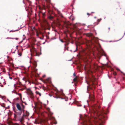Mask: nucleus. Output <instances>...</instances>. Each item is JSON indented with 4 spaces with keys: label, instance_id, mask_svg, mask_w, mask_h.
Returning a JSON list of instances; mask_svg holds the SVG:
<instances>
[{
    "label": "nucleus",
    "instance_id": "nucleus-27",
    "mask_svg": "<svg viewBox=\"0 0 125 125\" xmlns=\"http://www.w3.org/2000/svg\"><path fill=\"white\" fill-rule=\"evenodd\" d=\"M35 30V28L34 27H33V28H32V31H33L34 30Z\"/></svg>",
    "mask_w": 125,
    "mask_h": 125
},
{
    "label": "nucleus",
    "instance_id": "nucleus-9",
    "mask_svg": "<svg viewBox=\"0 0 125 125\" xmlns=\"http://www.w3.org/2000/svg\"><path fill=\"white\" fill-rule=\"evenodd\" d=\"M77 78L78 77L77 76H76L73 79L74 82H77Z\"/></svg>",
    "mask_w": 125,
    "mask_h": 125
},
{
    "label": "nucleus",
    "instance_id": "nucleus-41",
    "mask_svg": "<svg viewBox=\"0 0 125 125\" xmlns=\"http://www.w3.org/2000/svg\"><path fill=\"white\" fill-rule=\"evenodd\" d=\"M49 36H48V37H47V38H48H48H49Z\"/></svg>",
    "mask_w": 125,
    "mask_h": 125
},
{
    "label": "nucleus",
    "instance_id": "nucleus-39",
    "mask_svg": "<svg viewBox=\"0 0 125 125\" xmlns=\"http://www.w3.org/2000/svg\"><path fill=\"white\" fill-rule=\"evenodd\" d=\"M77 50V47H76V50Z\"/></svg>",
    "mask_w": 125,
    "mask_h": 125
},
{
    "label": "nucleus",
    "instance_id": "nucleus-21",
    "mask_svg": "<svg viewBox=\"0 0 125 125\" xmlns=\"http://www.w3.org/2000/svg\"><path fill=\"white\" fill-rule=\"evenodd\" d=\"M36 36H38L39 35V34L38 33V32L37 31L36 32Z\"/></svg>",
    "mask_w": 125,
    "mask_h": 125
},
{
    "label": "nucleus",
    "instance_id": "nucleus-37",
    "mask_svg": "<svg viewBox=\"0 0 125 125\" xmlns=\"http://www.w3.org/2000/svg\"><path fill=\"white\" fill-rule=\"evenodd\" d=\"M45 15V14L44 13H43V16H44V15Z\"/></svg>",
    "mask_w": 125,
    "mask_h": 125
},
{
    "label": "nucleus",
    "instance_id": "nucleus-49",
    "mask_svg": "<svg viewBox=\"0 0 125 125\" xmlns=\"http://www.w3.org/2000/svg\"><path fill=\"white\" fill-rule=\"evenodd\" d=\"M25 104H26V103H25Z\"/></svg>",
    "mask_w": 125,
    "mask_h": 125
},
{
    "label": "nucleus",
    "instance_id": "nucleus-32",
    "mask_svg": "<svg viewBox=\"0 0 125 125\" xmlns=\"http://www.w3.org/2000/svg\"><path fill=\"white\" fill-rule=\"evenodd\" d=\"M18 38H15V39L16 40H18Z\"/></svg>",
    "mask_w": 125,
    "mask_h": 125
},
{
    "label": "nucleus",
    "instance_id": "nucleus-30",
    "mask_svg": "<svg viewBox=\"0 0 125 125\" xmlns=\"http://www.w3.org/2000/svg\"><path fill=\"white\" fill-rule=\"evenodd\" d=\"M3 72L4 73L5 72V69H3Z\"/></svg>",
    "mask_w": 125,
    "mask_h": 125
},
{
    "label": "nucleus",
    "instance_id": "nucleus-12",
    "mask_svg": "<svg viewBox=\"0 0 125 125\" xmlns=\"http://www.w3.org/2000/svg\"><path fill=\"white\" fill-rule=\"evenodd\" d=\"M13 109L14 112H15V113H16L17 115V113H18V112H16V108L15 107H13Z\"/></svg>",
    "mask_w": 125,
    "mask_h": 125
},
{
    "label": "nucleus",
    "instance_id": "nucleus-7",
    "mask_svg": "<svg viewBox=\"0 0 125 125\" xmlns=\"http://www.w3.org/2000/svg\"><path fill=\"white\" fill-rule=\"evenodd\" d=\"M21 106H22V107H21L22 108V111H23V112L24 114V108L25 106L24 105H23L22 104H21Z\"/></svg>",
    "mask_w": 125,
    "mask_h": 125
},
{
    "label": "nucleus",
    "instance_id": "nucleus-17",
    "mask_svg": "<svg viewBox=\"0 0 125 125\" xmlns=\"http://www.w3.org/2000/svg\"><path fill=\"white\" fill-rule=\"evenodd\" d=\"M34 71L35 72H36L37 71V69L35 67H34Z\"/></svg>",
    "mask_w": 125,
    "mask_h": 125
},
{
    "label": "nucleus",
    "instance_id": "nucleus-34",
    "mask_svg": "<svg viewBox=\"0 0 125 125\" xmlns=\"http://www.w3.org/2000/svg\"><path fill=\"white\" fill-rule=\"evenodd\" d=\"M49 79H46V80L48 81Z\"/></svg>",
    "mask_w": 125,
    "mask_h": 125
},
{
    "label": "nucleus",
    "instance_id": "nucleus-26",
    "mask_svg": "<svg viewBox=\"0 0 125 125\" xmlns=\"http://www.w3.org/2000/svg\"><path fill=\"white\" fill-rule=\"evenodd\" d=\"M0 86L1 87H3V85H2L0 82Z\"/></svg>",
    "mask_w": 125,
    "mask_h": 125
},
{
    "label": "nucleus",
    "instance_id": "nucleus-25",
    "mask_svg": "<svg viewBox=\"0 0 125 125\" xmlns=\"http://www.w3.org/2000/svg\"><path fill=\"white\" fill-rule=\"evenodd\" d=\"M60 41L62 42H65L64 41H63V40L62 39H60Z\"/></svg>",
    "mask_w": 125,
    "mask_h": 125
},
{
    "label": "nucleus",
    "instance_id": "nucleus-1",
    "mask_svg": "<svg viewBox=\"0 0 125 125\" xmlns=\"http://www.w3.org/2000/svg\"><path fill=\"white\" fill-rule=\"evenodd\" d=\"M16 106L19 112L17 113V115H20L22 113V108L19 104L17 103L16 104Z\"/></svg>",
    "mask_w": 125,
    "mask_h": 125
},
{
    "label": "nucleus",
    "instance_id": "nucleus-3",
    "mask_svg": "<svg viewBox=\"0 0 125 125\" xmlns=\"http://www.w3.org/2000/svg\"><path fill=\"white\" fill-rule=\"evenodd\" d=\"M31 52V55H32L33 53H35V56H37L38 55L37 53L36 52V51L35 49V48L34 47H32V50L31 49L30 50Z\"/></svg>",
    "mask_w": 125,
    "mask_h": 125
},
{
    "label": "nucleus",
    "instance_id": "nucleus-42",
    "mask_svg": "<svg viewBox=\"0 0 125 125\" xmlns=\"http://www.w3.org/2000/svg\"><path fill=\"white\" fill-rule=\"evenodd\" d=\"M10 39H14V38H10Z\"/></svg>",
    "mask_w": 125,
    "mask_h": 125
},
{
    "label": "nucleus",
    "instance_id": "nucleus-46",
    "mask_svg": "<svg viewBox=\"0 0 125 125\" xmlns=\"http://www.w3.org/2000/svg\"><path fill=\"white\" fill-rule=\"evenodd\" d=\"M49 33H49V32L48 33V34H49Z\"/></svg>",
    "mask_w": 125,
    "mask_h": 125
},
{
    "label": "nucleus",
    "instance_id": "nucleus-40",
    "mask_svg": "<svg viewBox=\"0 0 125 125\" xmlns=\"http://www.w3.org/2000/svg\"><path fill=\"white\" fill-rule=\"evenodd\" d=\"M108 29H109V30H110V27Z\"/></svg>",
    "mask_w": 125,
    "mask_h": 125
},
{
    "label": "nucleus",
    "instance_id": "nucleus-28",
    "mask_svg": "<svg viewBox=\"0 0 125 125\" xmlns=\"http://www.w3.org/2000/svg\"><path fill=\"white\" fill-rule=\"evenodd\" d=\"M18 55H19L20 56H21L22 55V54L21 53H18Z\"/></svg>",
    "mask_w": 125,
    "mask_h": 125
},
{
    "label": "nucleus",
    "instance_id": "nucleus-50",
    "mask_svg": "<svg viewBox=\"0 0 125 125\" xmlns=\"http://www.w3.org/2000/svg\"><path fill=\"white\" fill-rule=\"evenodd\" d=\"M14 115H15V114H14Z\"/></svg>",
    "mask_w": 125,
    "mask_h": 125
},
{
    "label": "nucleus",
    "instance_id": "nucleus-8",
    "mask_svg": "<svg viewBox=\"0 0 125 125\" xmlns=\"http://www.w3.org/2000/svg\"><path fill=\"white\" fill-rule=\"evenodd\" d=\"M47 110L48 111L50 115H51L53 114V113L51 112L50 109L49 108H47Z\"/></svg>",
    "mask_w": 125,
    "mask_h": 125
},
{
    "label": "nucleus",
    "instance_id": "nucleus-43",
    "mask_svg": "<svg viewBox=\"0 0 125 125\" xmlns=\"http://www.w3.org/2000/svg\"><path fill=\"white\" fill-rule=\"evenodd\" d=\"M57 124V122H55V123H54V124Z\"/></svg>",
    "mask_w": 125,
    "mask_h": 125
},
{
    "label": "nucleus",
    "instance_id": "nucleus-20",
    "mask_svg": "<svg viewBox=\"0 0 125 125\" xmlns=\"http://www.w3.org/2000/svg\"><path fill=\"white\" fill-rule=\"evenodd\" d=\"M87 36H91V34H89V33H87L86 34Z\"/></svg>",
    "mask_w": 125,
    "mask_h": 125
},
{
    "label": "nucleus",
    "instance_id": "nucleus-51",
    "mask_svg": "<svg viewBox=\"0 0 125 125\" xmlns=\"http://www.w3.org/2000/svg\"><path fill=\"white\" fill-rule=\"evenodd\" d=\"M75 85H76V84H75Z\"/></svg>",
    "mask_w": 125,
    "mask_h": 125
},
{
    "label": "nucleus",
    "instance_id": "nucleus-44",
    "mask_svg": "<svg viewBox=\"0 0 125 125\" xmlns=\"http://www.w3.org/2000/svg\"><path fill=\"white\" fill-rule=\"evenodd\" d=\"M87 89H88V87H87Z\"/></svg>",
    "mask_w": 125,
    "mask_h": 125
},
{
    "label": "nucleus",
    "instance_id": "nucleus-45",
    "mask_svg": "<svg viewBox=\"0 0 125 125\" xmlns=\"http://www.w3.org/2000/svg\"><path fill=\"white\" fill-rule=\"evenodd\" d=\"M44 76H45V75H44V76H43V77H44Z\"/></svg>",
    "mask_w": 125,
    "mask_h": 125
},
{
    "label": "nucleus",
    "instance_id": "nucleus-6",
    "mask_svg": "<svg viewBox=\"0 0 125 125\" xmlns=\"http://www.w3.org/2000/svg\"><path fill=\"white\" fill-rule=\"evenodd\" d=\"M24 116H25V114H24L23 115L22 117L21 118L20 120V122L21 124H22L23 123L22 121L24 119L23 117Z\"/></svg>",
    "mask_w": 125,
    "mask_h": 125
},
{
    "label": "nucleus",
    "instance_id": "nucleus-2",
    "mask_svg": "<svg viewBox=\"0 0 125 125\" xmlns=\"http://www.w3.org/2000/svg\"><path fill=\"white\" fill-rule=\"evenodd\" d=\"M45 23L43 25V28L44 30L48 29L50 30V28L49 27V25L48 22L46 21Z\"/></svg>",
    "mask_w": 125,
    "mask_h": 125
},
{
    "label": "nucleus",
    "instance_id": "nucleus-23",
    "mask_svg": "<svg viewBox=\"0 0 125 125\" xmlns=\"http://www.w3.org/2000/svg\"><path fill=\"white\" fill-rule=\"evenodd\" d=\"M113 74L114 75H116V73L115 72H114Z\"/></svg>",
    "mask_w": 125,
    "mask_h": 125
},
{
    "label": "nucleus",
    "instance_id": "nucleus-11",
    "mask_svg": "<svg viewBox=\"0 0 125 125\" xmlns=\"http://www.w3.org/2000/svg\"><path fill=\"white\" fill-rule=\"evenodd\" d=\"M29 112H28L27 111H26V115H25V116H28L29 115Z\"/></svg>",
    "mask_w": 125,
    "mask_h": 125
},
{
    "label": "nucleus",
    "instance_id": "nucleus-47",
    "mask_svg": "<svg viewBox=\"0 0 125 125\" xmlns=\"http://www.w3.org/2000/svg\"><path fill=\"white\" fill-rule=\"evenodd\" d=\"M66 45V44H65V46Z\"/></svg>",
    "mask_w": 125,
    "mask_h": 125
},
{
    "label": "nucleus",
    "instance_id": "nucleus-5",
    "mask_svg": "<svg viewBox=\"0 0 125 125\" xmlns=\"http://www.w3.org/2000/svg\"><path fill=\"white\" fill-rule=\"evenodd\" d=\"M106 114L107 113L103 110H101L100 111V115H101L103 118L104 117V116H103V115L104 114Z\"/></svg>",
    "mask_w": 125,
    "mask_h": 125
},
{
    "label": "nucleus",
    "instance_id": "nucleus-24",
    "mask_svg": "<svg viewBox=\"0 0 125 125\" xmlns=\"http://www.w3.org/2000/svg\"><path fill=\"white\" fill-rule=\"evenodd\" d=\"M1 106L4 107H5V104H3V105H2Z\"/></svg>",
    "mask_w": 125,
    "mask_h": 125
},
{
    "label": "nucleus",
    "instance_id": "nucleus-38",
    "mask_svg": "<svg viewBox=\"0 0 125 125\" xmlns=\"http://www.w3.org/2000/svg\"><path fill=\"white\" fill-rule=\"evenodd\" d=\"M40 39H43V38H42L41 37L40 38Z\"/></svg>",
    "mask_w": 125,
    "mask_h": 125
},
{
    "label": "nucleus",
    "instance_id": "nucleus-35",
    "mask_svg": "<svg viewBox=\"0 0 125 125\" xmlns=\"http://www.w3.org/2000/svg\"><path fill=\"white\" fill-rule=\"evenodd\" d=\"M69 43H67V44H66V45H68V44H69Z\"/></svg>",
    "mask_w": 125,
    "mask_h": 125
},
{
    "label": "nucleus",
    "instance_id": "nucleus-15",
    "mask_svg": "<svg viewBox=\"0 0 125 125\" xmlns=\"http://www.w3.org/2000/svg\"><path fill=\"white\" fill-rule=\"evenodd\" d=\"M16 94L18 95L19 96H20V99H22V96H21V94H20V93H19V94H17V93H16Z\"/></svg>",
    "mask_w": 125,
    "mask_h": 125
},
{
    "label": "nucleus",
    "instance_id": "nucleus-52",
    "mask_svg": "<svg viewBox=\"0 0 125 125\" xmlns=\"http://www.w3.org/2000/svg\"><path fill=\"white\" fill-rule=\"evenodd\" d=\"M74 27H75V25H74Z\"/></svg>",
    "mask_w": 125,
    "mask_h": 125
},
{
    "label": "nucleus",
    "instance_id": "nucleus-31",
    "mask_svg": "<svg viewBox=\"0 0 125 125\" xmlns=\"http://www.w3.org/2000/svg\"><path fill=\"white\" fill-rule=\"evenodd\" d=\"M73 76H76V74H75V73H74L73 74Z\"/></svg>",
    "mask_w": 125,
    "mask_h": 125
},
{
    "label": "nucleus",
    "instance_id": "nucleus-4",
    "mask_svg": "<svg viewBox=\"0 0 125 125\" xmlns=\"http://www.w3.org/2000/svg\"><path fill=\"white\" fill-rule=\"evenodd\" d=\"M28 94L30 95L31 98H33L34 97L33 93L31 90H29L28 91Z\"/></svg>",
    "mask_w": 125,
    "mask_h": 125
},
{
    "label": "nucleus",
    "instance_id": "nucleus-14",
    "mask_svg": "<svg viewBox=\"0 0 125 125\" xmlns=\"http://www.w3.org/2000/svg\"><path fill=\"white\" fill-rule=\"evenodd\" d=\"M34 67L36 68L37 67V64L36 62H35L33 63Z\"/></svg>",
    "mask_w": 125,
    "mask_h": 125
},
{
    "label": "nucleus",
    "instance_id": "nucleus-29",
    "mask_svg": "<svg viewBox=\"0 0 125 125\" xmlns=\"http://www.w3.org/2000/svg\"><path fill=\"white\" fill-rule=\"evenodd\" d=\"M87 14L88 15V16H89L91 15L89 13H87Z\"/></svg>",
    "mask_w": 125,
    "mask_h": 125
},
{
    "label": "nucleus",
    "instance_id": "nucleus-36",
    "mask_svg": "<svg viewBox=\"0 0 125 125\" xmlns=\"http://www.w3.org/2000/svg\"><path fill=\"white\" fill-rule=\"evenodd\" d=\"M95 13V12H91V13Z\"/></svg>",
    "mask_w": 125,
    "mask_h": 125
},
{
    "label": "nucleus",
    "instance_id": "nucleus-33",
    "mask_svg": "<svg viewBox=\"0 0 125 125\" xmlns=\"http://www.w3.org/2000/svg\"><path fill=\"white\" fill-rule=\"evenodd\" d=\"M21 82H19V84L20 85H21Z\"/></svg>",
    "mask_w": 125,
    "mask_h": 125
},
{
    "label": "nucleus",
    "instance_id": "nucleus-48",
    "mask_svg": "<svg viewBox=\"0 0 125 125\" xmlns=\"http://www.w3.org/2000/svg\"><path fill=\"white\" fill-rule=\"evenodd\" d=\"M40 33H41V32H40Z\"/></svg>",
    "mask_w": 125,
    "mask_h": 125
},
{
    "label": "nucleus",
    "instance_id": "nucleus-16",
    "mask_svg": "<svg viewBox=\"0 0 125 125\" xmlns=\"http://www.w3.org/2000/svg\"><path fill=\"white\" fill-rule=\"evenodd\" d=\"M42 89L44 91L47 90V88L44 86H43L42 87Z\"/></svg>",
    "mask_w": 125,
    "mask_h": 125
},
{
    "label": "nucleus",
    "instance_id": "nucleus-10",
    "mask_svg": "<svg viewBox=\"0 0 125 125\" xmlns=\"http://www.w3.org/2000/svg\"><path fill=\"white\" fill-rule=\"evenodd\" d=\"M53 17L51 15H50L48 17V18L50 20H52L53 18Z\"/></svg>",
    "mask_w": 125,
    "mask_h": 125
},
{
    "label": "nucleus",
    "instance_id": "nucleus-22",
    "mask_svg": "<svg viewBox=\"0 0 125 125\" xmlns=\"http://www.w3.org/2000/svg\"><path fill=\"white\" fill-rule=\"evenodd\" d=\"M92 100L93 101L94 100V97L93 96L92 97Z\"/></svg>",
    "mask_w": 125,
    "mask_h": 125
},
{
    "label": "nucleus",
    "instance_id": "nucleus-19",
    "mask_svg": "<svg viewBox=\"0 0 125 125\" xmlns=\"http://www.w3.org/2000/svg\"><path fill=\"white\" fill-rule=\"evenodd\" d=\"M102 19H98L97 20V22H100V21H101V20Z\"/></svg>",
    "mask_w": 125,
    "mask_h": 125
},
{
    "label": "nucleus",
    "instance_id": "nucleus-18",
    "mask_svg": "<svg viewBox=\"0 0 125 125\" xmlns=\"http://www.w3.org/2000/svg\"><path fill=\"white\" fill-rule=\"evenodd\" d=\"M26 1L27 2H28L29 3V4H30L31 3V2L29 0H26Z\"/></svg>",
    "mask_w": 125,
    "mask_h": 125
},
{
    "label": "nucleus",
    "instance_id": "nucleus-13",
    "mask_svg": "<svg viewBox=\"0 0 125 125\" xmlns=\"http://www.w3.org/2000/svg\"><path fill=\"white\" fill-rule=\"evenodd\" d=\"M36 94H39L40 96H41V93L38 91H36Z\"/></svg>",
    "mask_w": 125,
    "mask_h": 125
}]
</instances>
